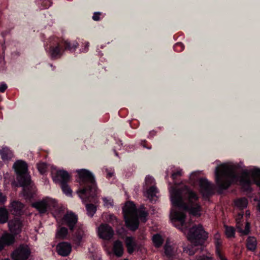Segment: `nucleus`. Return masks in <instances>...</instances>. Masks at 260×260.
I'll return each instance as SVG.
<instances>
[{"label":"nucleus","instance_id":"f257e3e1","mask_svg":"<svg viewBox=\"0 0 260 260\" xmlns=\"http://www.w3.org/2000/svg\"><path fill=\"white\" fill-rule=\"evenodd\" d=\"M172 204L193 216H200L201 207L199 203V197L197 193L186 185L176 189L173 188L170 191Z\"/></svg>","mask_w":260,"mask_h":260},{"label":"nucleus","instance_id":"f03ea898","mask_svg":"<svg viewBox=\"0 0 260 260\" xmlns=\"http://www.w3.org/2000/svg\"><path fill=\"white\" fill-rule=\"evenodd\" d=\"M79 182L84 187L77 191L83 202H94L97 194V186L94 178L89 171L82 169L77 171Z\"/></svg>","mask_w":260,"mask_h":260},{"label":"nucleus","instance_id":"7ed1b4c3","mask_svg":"<svg viewBox=\"0 0 260 260\" xmlns=\"http://www.w3.org/2000/svg\"><path fill=\"white\" fill-rule=\"evenodd\" d=\"M208 238V233L206 232L202 225H195L191 228L188 232L187 238L192 245L188 248L187 252L190 255H193L197 250L203 251V244Z\"/></svg>","mask_w":260,"mask_h":260},{"label":"nucleus","instance_id":"20e7f679","mask_svg":"<svg viewBox=\"0 0 260 260\" xmlns=\"http://www.w3.org/2000/svg\"><path fill=\"white\" fill-rule=\"evenodd\" d=\"M215 173L216 184L221 190L228 188L232 183L238 179L235 168L233 166L221 165L216 168Z\"/></svg>","mask_w":260,"mask_h":260},{"label":"nucleus","instance_id":"39448f33","mask_svg":"<svg viewBox=\"0 0 260 260\" xmlns=\"http://www.w3.org/2000/svg\"><path fill=\"white\" fill-rule=\"evenodd\" d=\"M78 46V43L76 41L71 43L63 39L56 38L50 47L48 54L52 59L59 58L63 55L65 50H74Z\"/></svg>","mask_w":260,"mask_h":260},{"label":"nucleus","instance_id":"423d86ee","mask_svg":"<svg viewBox=\"0 0 260 260\" xmlns=\"http://www.w3.org/2000/svg\"><path fill=\"white\" fill-rule=\"evenodd\" d=\"M125 224L131 231L138 229L139 221L135 205L132 202H127L123 208Z\"/></svg>","mask_w":260,"mask_h":260},{"label":"nucleus","instance_id":"0eeeda50","mask_svg":"<svg viewBox=\"0 0 260 260\" xmlns=\"http://www.w3.org/2000/svg\"><path fill=\"white\" fill-rule=\"evenodd\" d=\"M13 168L17 175V180L20 186H24L31 182L30 176L28 173L27 165L25 161L17 160L14 164Z\"/></svg>","mask_w":260,"mask_h":260},{"label":"nucleus","instance_id":"6e6552de","mask_svg":"<svg viewBox=\"0 0 260 260\" xmlns=\"http://www.w3.org/2000/svg\"><path fill=\"white\" fill-rule=\"evenodd\" d=\"M30 250L28 246L20 245L11 254L13 260H27L30 255Z\"/></svg>","mask_w":260,"mask_h":260},{"label":"nucleus","instance_id":"1a4fd4ad","mask_svg":"<svg viewBox=\"0 0 260 260\" xmlns=\"http://www.w3.org/2000/svg\"><path fill=\"white\" fill-rule=\"evenodd\" d=\"M52 179L55 182L64 186V184L68 183L71 180V176L66 171L58 170L52 174Z\"/></svg>","mask_w":260,"mask_h":260},{"label":"nucleus","instance_id":"9d476101","mask_svg":"<svg viewBox=\"0 0 260 260\" xmlns=\"http://www.w3.org/2000/svg\"><path fill=\"white\" fill-rule=\"evenodd\" d=\"M114 235L112 228L107 224H102L99 227V236L104 240L111 239Z\"/></svg>","mask_w":260,"mask_h":260},{"label":"nucleus","instance_id":"9b49d317","mask_svg":"<svg viewBox=\"0 0 260 260\" xmlns=\"http://www.w3.org/2000/svg\"><path fill=\"white\" fill-rule=\"evenodd\" d=\"M201 191L203 196H209L214 193V185L205 178L199 180Z\"/></svg>","mask_w":260,"mask_h":260},{"label":"nucleus","instance_id":"f8f14e48","mask_svg":"<svg viewBox=\"0 0 260 260\" xmlns=\"http://www.w3.org/2000/svg\"><path fill=\"white\" fill-rule=\"evenodd\" d=\"M53 200L46 198L42 200L36 202L32 204V207L37 209L40 213H45L47 211V208L50 206Z\"/></svg>","mask_w":260,"mask_h":260},{"label":"nucleus","instance_id":"ddd939ff","mask_svg":"<svg viewBox=\"0 0 260 260\" xmlns=\"http://www.w3.org/2000/svg\"><path fill=\"white\" fill-rule=\"evenodd\" d=\"M125 246L129 254H132L135 250H142L141 246L139 245L132 237H126L125 239Z\"/></svg>","mask_w":260,"mask_h":260},{"label":"nucleus","instance_id":"4468645a","mask_svg":"<svg viewBox=\"0 0 260 260\" xmlns=\"http://www.w3.org/2000/svg\"><path fill=\"white\" fill-rule=\"evenodd\" d=\"M63 221L67 225L70 230L73 231L77 222L78 217L72 212L67 213L62 218Z\"/></svg>","mask_w":260,"mask_h":260},{"label":"nucleus","instance_id":"2eb2a0df","mask_svg":"<svg viewBox=\"0 0 260 260\" xmlns=\"http://www.w3.org/2000/svg\"><path fill=\"white\" fill-rule=\"evenodd\" d=\"M56 248L57 253L62 256H67L69 255L72 250L71 244L65 242L58 244Z\"/></svg>","mask_w":260,"mask_h":260},{"label":"nucleus","instance_id":"dca6fc26","mask_svg":"<svg viewBox=\"0 0 260 260\" xmlns=\"http://www.w3.org/2000/svg\"><path fill=\"white\" fill-rule=\"evenodd\" d=\"M249 173L247 171H243L239 176V182L244 190H248L251 183L249 178Z\"/></svg>","mask_w":260,"mask_h":260},{"label":"nucleus","instance_id":"f3484780","mask_svg":"<svg viewBox=\"0 0 260 260\" xmlns=\"http://www.w3.org/2000/svg\"><path fill=\"white\" fill-rule=\"evenodd\" d=\"M8 225L10 231L15 235L19 234L21 231L22 223L19 219H15L10 220Z\"/></svg>","mask_w":260,"mask_h":260},{"label":"nucleus","instance_id":"a211bd4d","mask_svg":"<svg viewBox=\"0 0 260 260\" xmlns=\"http://www.w3.org/2000/svg\"><path fill=\"white\" fill-rule=\"evenodd\" d=\"M1 238L2 239L5 246L12 245L15 241V235L7 232L4 233Z\"/></svg>","mask_w":260,"mask_h":260},{"label":"nucleus","instance_id":"6ab92c4d","mask_svg":"<svg viewBox=\"0 0 260 260\" xmlns=\"http://www.w3.org/2000/svg\"><path fill=\"white\" fill-rule=\"evenodd\" d=\"M0 155L4 161H9L14 156L12 151L7 147H3L0 149Z\"/></svg>","mask_w":260,"mask_h":260},{"label":"nucleus","instance_id":"aec40b11","mask_svg":"<svg viewBox=\"0 0 260 260\" xmlns=\"http://www.w3.org/2000/svg\"><path fill=\"white\" fill-rule=\"evenodd\" d=\"M113 251L117 257H121L123 253V247L122 243L119 240L115 241L113 243Z\"/></svg>","mask_w":260,"mask_h":260},{"label":"nucleus","instance_id":"412c9836","mask_svg":"<svg viewBox=\"0 0 260 260\" xmlns=\"http://www.w3.org/2000/svg\"><path fill=\"white\" fill-rule=\"evenodd\" d=\"M243 217V214H239V217L238 218L236 219L237 221V224L236 227L238 229V231L239 233H242L243 235H247L249 232V223L248 222H246V225L245 226L244 230H243L242 229V224H241L240 220L241 218H242Z\"/></svg>","mask_w":260,"mask_h":260},{"label":"nucleus","instance_id":"4be33fe9","mask_svg":"<svg viewBox=\"0 0 260 260\" xmlns=\"http://www.w3.org/2000/svg\"><path fill=\"white\" fill-rule=\"evenodd\" d=\"M173 216L174 220L179 222L180 226L182 227L185 222V214L182 212L175 211Z\"/></svg>","mask_w":260,"mask_h":260},{"label":"nucleus","instance_id":"5701e85b","mask_svg":"<svg viewBox=\"0 0 260 260\" xmlns=\"http://www.w3.org/2000/svg\"><path fill=\"white\" fill-rule=\"evenodd\" d=\"M12 211L13 214L15 215L19 214L23 208V205L19 201H13L11 203Z\"/></svg>","mask_w":260,"mask_h":260},{"label":"nucleus","instance_id":"b1692460","mask_svg":"<svg viewBox=\"0 0 260 260\" xmlns=\"http://www.w3.org/2000/svg\"><path fill=\"white\" fill-rule=\"evenodd\" d=\"M257 242L256 239L253 237H249L247 239V248L248 249L253 251L256 247Z\"/></svg>","mask_w":260,"mask_h":260},{"label":"nucleus","instance_id":"393cba45","mask_svg":"<svg viewBox=\"0 0 260 260\" xmlns=\"http://www.w3.org/2000/svg\"><path fill=\"white\" fill-rule=\"evenodd\" d=\"M84 237L85 234L84 231L82 229L79 228L75 233L74 237V240L76 243L78 244L81 242L82 239Z\"/></svg>","mask_w":260,"mask_h":260},{"label":"nucleus","instance_id":"a878e982","mask_svg":"<svg viewBox=\"0 0 260 260\" xmlns=\"http://www.w3.org/2000/svg\"><path fill=\"white\" fill-rule=\"evenodd\" d=\"M235 205L240 209L246 208L247 206L248 201L245 198L238 199L235 201Z\"/></svg>","mask_w":260,"mask_h":260},{"label":"nucleus","instance_id":"bb28decb","mask_svg":"<svg viewBox=\"0 0 260 260\" xmlns=\"http://www.w3.org/2000/svg\"><path fill=\"white\" fill-rule=\"evenodd\" d=\"M8 213L7 210L4 208H0V222L4 223L8 221Z\"/></svg>","mask_w":260,"mask_h":260},{"label":"nucleus","instance_id":"cd10ccee","mask_svg":"<svg viewBox=\"0 0 260 260\" xmlns=\"http://www.w3.org/2000/svg\"><path fill=\"white\" fill-rule=\"evenodd\" d=\"M68 232V229L66 228L62 227L57 230L56 237L58 239H63L67 235Z\"/></svg>","mask_w":260,"mask_h":260},{"label":"nucleus","instance_id":"c85d7f7f","mask_svg":"<svg viewBox=\"0 0 260 260\" xmlns=\"http://www.w3.org/2000/svg\"><path fill=\"white\" fill-rule=\"evenodd\" d=\"M31 182L29 184L26 185L23 187V194L26 199H31L33 197L34 193L31 191L28 186L30 185Z\"/></svg>","mask_w":260,"mask_h":260},{"label":"nucleus","instance_id":"c756f323","mask_svg":"<svg viewBox=\"0 0 260 260\" xmlns=\"http://www.w3.org/2000/svg\"><path fill=\"white\" fill-rule=\"evenodd\" d=\"M86 208L88 215L90 217H92L96 211V206L92 204H87Z\"/></svg>","mask_w":260,"mask_h":260},{"label":"nucleus","instance_id":"7c9ffc66","mask_svg":"<svg viewBox=\"0 0 260 260\" xmlns=\"http://www.w3.org/2000/svg\"><path fill=\"white\" fill-rule=\"evenodd\" d=\"M152 240L155 246L157 247H159L163 243L162 237L158 234L154 235L153 236Z\"/></svg>","mask_w":260,"mask_h":260},{"label":"nucleus","instance_id":"2f4dec72","mask_svg":"<svg viewBox=\"0 0 260 260\" xmlns=\"http://www.w3.org/2000/svg\"><path fill=\"white\" fill-rule=\"evenodd\" d=\"M225 233L229 238H233L235 236V229L232 226H225Z\"/></svg>","mask_w":260,"mask_h":260},{"label":"nucleus","instance_id":"473e14b6","mask_svg":"<svg viewBox=\"0 0 260 260\" xmlns=\"http://www.w3.org/2000/svg\"><path fill=\"white\" fill-rule=\"evenodd\" d=\"M139 217L141 218L143 222H146L147 220V217L148 215V213L145 210H140L138 211Z\"/></svg>","mask_w":260,"mask_h":260},{"label":"nucleus","instance_id":"72a5a7b5","mask_svg":"<svg viewBox=\"0 0 260 260\" xmlns=\"http://www.w3.org/2000/svg\"><path fill=\"white\" fill-rule=\"evenodd\" d=\"M37 167L39 171L41 174H44L46 172L47 170V165L45 163L41 162L39 163L37 165Z\"/></svg>","mask_w":260,"mask_h":260},{"label":"nucleus","instance_id":"f704fd0d","mask_svg":"<svg viewBox=\"0 0 260 260\" xmlns=\"http://www.w3.org/2000/svg\"><path fill=\"white\" fill-rule=\"evenodd\" d=\"M63 186L62 184L60 185L63 192L67 195H71L72 194V190L69 186L68 183H66Z\"/></svg>","mask_w":260,"mask_h":260},{"label":"nucleus","instance_id":"c9c22d12","mask_svg":"<svg viewBox=\"0 0 260 260\" xmlns=\"http://www.w3.org/2000/svg\"><path fill=\"white\" fill-rule=\"evenodd\" d=\"M165 254L167 256H171L173 254V249L167 242L164 247Z\"/></svg>","mask_w":260,"mask_h":260},{"label":"nucleus","instance_id":"e433bc0d","mask_svg":"<svg viewBox=\"0 0 260 260\" xmlns=\"http://www.w3.org/2000/svg\"><path fill=\"white\" fill-rule=\"evenodd\" d=\"M182 171L181 169H177L175 172H173L172 173L171 177L175 182V180L177 179V178L179 177H180L182 176Z\"/></svg>","mask_w":260,"mask_h":260},{"label":"nucleus","instance_id":"4c0bfd02","mask_svg":"<svg viewBox=\"0 0 260 260\" xmlns=\"http://www.w3.org/2000/svg\"><path fill=\"white\" fill-rule=\"evenodd\" d=\"M156 193V188L154 186H151L147 190V193L149 196L153 197L155 196Z\"/></svg>","mask_w":260,"mask_h":260},{"label":"nucleus","instance_id":"58836bf2","mask_svg":"<svg viewBox=\"0 0 260 260\" xmlns=\"http://www.w3.org/2000/svg\"><path fill=\"white\" fill-rule=\"evenodd\" d=\"M216 246V253H220V248L222 246V241L221 240L215 241Z\"/></svg>","mask_w":260,"mask_h":260},{"label":"nucleus","instance_id":"ea45409f","mask_svg":"<svg viewBox=\"0 0 260 260\" xmlns=\"http://www.w3.org/2000/svg\"><path fill=\"white\" fill-rule=\"evenodd\" d=\"M174 48L177 51H181L184 49V46L182 43L179 42L175 44Z\"/></svg>","mask_w":260,"mask_h":260},{"label":"nucleus","instance_id":"a19ab883","mask_svg":"<svg viewBox=\"0 0 260 260\" xmlns=\"http://www.w3.org/2000/svg\"><path fill=\"white\" fill-rule=\"evenodd\" d=\"M101 13L100 12H95L92 16V19L94 21H99L100 19V16Z\"/></svg>","mask_w":260,"mask_h":260},{"label":"nucleus","instance_id":"79ce46f5","mask_svg":"<svg viewBox=\"0 0 260 260\" xmlns=\"http://www.w3.org/2000/svg\"><path fill=\"white\" fill-rule=\"evenodd\" d=\"M7 86L5 83L0 84V92H4L7 89Z\"/></svg>","mask_w":260,"mask_h":260},{"label":"nucleus","instance_id":"37998d69","mask_svg":"<svg viewBox=\"0 0 260 260\" xmlns=\"http://www.w3.org/2000/svg\"><path fill=\"white\" fill-rule=\"evenodd\" d=\"M6 201V197L0 191V202L4 203Z\"/></svg>","mask_w":260,"mask_h":260},{"label":"nucleus","instance_id":"c03bdc74","mask_svg":"<svg viewBox=\"0 0 260 260\" xmlns=\"http://www.w3.org/2000/svg\"><path fill=\"white\" fill-rule=\"evenodd\" d=\"M89 42H85V48L82 50V51L83 52H86L87 51L88 49V47H89Z\"/></svg>","mask_w":260,"mask_h":260},{"label":"nucleus","instance_id":"a18cd8bd","mask_svg":"<svg viewBox=\"0 0 260 260\" xmlns=\"http://www.w3.org/2000/svg\"><path fill=\"white\" fill-rule=\"evenodd\" d=\"M214 239L215 241L221 240L220 235L218 233L215 234L214 236Z\"/></svg>","mask_w":260,"mask_h":260},{"label":"nucleus","instance_id":"49530a36","mask_svg":"<svg viewBox=\"0 0 260 260\" xmlns=\"http://www.w3.org/2000/svg\"><path fill=\"white\" fill-rule=\"evenodd\" d=\"M5 247V245H4L2 239L0 238V251L3 250Z\"/></svg>","mask_w":260,"mask_h":260},{"label":"nucleus","instance_id":"de8ad7c7","mask_svg":"<svg viewBox=\"0 0 260 260\" xmlns=\"http://www.w3.org/2000/svg\"><path fill=\"white\" fill-rule=\"evenodd\" d=\"M218 255L220 260H227L225 257H224L221 254V252L219 253H217Z\"/></svg>","mask_w":260,"mask_h":260},{"label":"nucleus","instance_id":"09e8293b","mask_svg":"<svg viewBox=\"0 0 260 260\" xmlns=\"http://www.w3.org/2000/svg\"><path fill=\"white\" fill-rule=\"evenodd\" d=\"M197 260H208V258L207 256H200Z\"/></svg>","mask_w":260,"mask_h":260},{"label":"nucleus","instance_id":"8fccbe9b","mask_svg":"<svg viewBox=\"0 0 260 260\" xmlns=\"http://www.w3.org/2000/svg\"><path fill=\"white\" fill-rule=\"evenodd\" d=\"M110 218L111 219V220H115L116 221V222H117V218L115 216H113V215L111 216Z\"/></svg>","mask_w":260,"mask_h":260},{"label":"nucleus","instance_id":"3c124183","mask_svg":"<svg viewBox=\"0 0 260 260\" xmlns=\"http://www.w3.org/2000/svg\"><path fill=\"white\" fill-rule=\"evenodd\" d=\"M113 173H108L107 175L109 177H111L113 176Z\"/></svg>","mask_w":260,"mask_h":260},{"label":"nucleus","instance_id":"603ef678","mask_svg":"<svg viewBox=\"0 0 260 260\" xmlns=\"http://www.w3.org/2000/svg\"><path fill=\"white\" fill-rule=\"evenodd\" d=\"M257 207H258V210L260 211V199H259V200L258 201Z\"/></svg>","mask_w":260,"mask_h":260},{"label":"nucleus","instance_id":"864d4df0","mask_svg":"<svg viewBox=\"0 0 260 260\" xmlns=\"http://www.w3.org/2000/svg\"><path fill=\"white\" fill-rule=\"evenodd\" d=\"M4 60V57H2L1 58H0V62H2Z\"/></svg>","mask_w":260,"mask_h":260},{"label":"nucleus","instance_id":"5fc2aeb1","mask_svg":"<svg viewBox=\"0 0 260 260\" xmlns=\"http://www.w3.org/2000/svg\"><path fill=\"white\" fill-rule=\"evenodd\" d=\"M5 260H10L9 259H5Z\"/></svg>","mask_w":260,"mask_h":260},{"label":"nucleus","instance_id":"6e6d98bb","mask_svg":"<svg viewBox=\"0 0 260 260\" xmlns=\"http://www.w3.org/2000/svg\"><path fill=\"white\" fill-rule=\"evenodd\" d=\"M124 260H128L127 259H124Z\"/></svg>","mask_w":260,"mask_h":260}]
</instances>
